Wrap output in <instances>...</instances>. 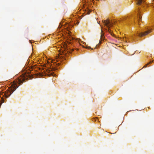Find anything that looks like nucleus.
Listing matches in <instances>:
<instances>
[{
	"label": "nucleus",
	"instance_id": "7ed1b4c3",
	"mask_svg": "<svg viewBox=\"0 0 154 154\" xmlns=\"http://www.w3.org/2000/svg\"><path fill=\"white\" fill-rule=\"evenodd\" d=\"M150 32H151V31L149 30L148 31H146L144 32H137V33L138 36L140 37H141L147 35Z\"/></svg>",
	"mask_w": 154,
	"mask_h": 154
},
{
	"label": "nucleus",
	"instance_id": "1a4fd4ad",
	"mask_svg": "<svg viewBox=\"0 0 154 154\" xmlns=\"http://www.w3.org/2000/svg\"><path fill=\"white\" fill-rule=\"evenodd\" d=\"M82 43L83 44H85V42H82Z\"/></svg>",
	"mask_w": 154,
	"mask_h": 154
},
{
	"label": "nucleus",
	"instance_id": "20e7f679",
	"mask_svg": "<svg viewBox=\"0 0 154 154\" xmlns=\"http://www.w3.org/2000/svg\"><path fill=\"white\" fill-rule=\"evenodd\" d=\"M144 2V0H137V4L138 5H140L143 3Z\"/></svg>",
	"mask_w": 154,
	"mask_h": 154
},
{
	"label": "nucleus",
	"instance_id": "f257e3e1",
	"mask_svg": "<svg viewBox=\"0 0 154 154\" xmlns=\"http://www.w3.org/2000/svg\"><path fill=\"white\" fill-rule=\"evenodd\" d=\"M25 79V78H23L22 80L18 79L16 80V82H14L12 84L10 87L8 88V90L5 92L3 96L7 98L10 96L13 92L16 90V88L18 87L17 86L18 84L20 85L21 83H22Z\"/></svg>",
	"mask_w": 154,
	"mask_h": 154
},
{
	"label": "nucleus",
	"instance_id": "f03ea898",
	"mask_svg": "<svg viewBox=\"0 0 154 154\" xmlns=\"http://www.w3.org/2000/svg\"><path fill=\"white\" fill-rule=\"evenodd\" d=\"M105 25L106 26L108 27H109L112 26L113 23L109 20H104L103 22Z\"/></svg>",
	"mask_w": 154,
	"mask_h": 154
},
{
	"label": "nucleus",
	"instance_id": "0eeeda50",
	"mask_svg": "<svg viewBox=\"0 0 154 154\" xmlns=\"http://www.w3.org/2000/svg\"><path fill=\"white\" fill-rule=\"evenodd\" d=\"M1 100H2V103H4V99L3 98H2L1 99Z\"/></svg>",
	"mask_w": 154,
	"mask_h": 154
},
{
	"label": "nucleus",
	"instance_id": "423d86ee",
	"mask_svg": "<svg viewBox=\"0 0 154 154\" xmlns=\"http://www.w3.org/2000/svg\"><path fill=\"white\" fill-rule=\"evenodd\" d=\"M83 48H90L91 49H93L92 48H91L90 47H89V46H88V47H85L84 46H83Z\"/></svg>",
	"mask_w": 154,
	"mask_h": 154
},
{
	"label": "nucleus",
	"instance_id": "39448f33",
	"mask_svg": "<svg viewBox=\"0 0 154 154\" xmlns=\"http://www.w3.org/2000/svg\"><path fill=\"white\" fill-rule=\"evenodd\" d=\"M91 10H90V9H88L87 10V14H89V13L91 12Z\"/></svg>",
	"mask_w": 154,
	"mask_h": 154
},
{
	"label": "nucleus",
	"instance_id": "6e6552de",
	"mask_svg": "<svg viewBox=\"0 0 154 154\" xmlns=\"http://www.w3.org/2000/svg\"><path fill=\"white\" fill-rule=\"evenodd\" d=\"M141 19V17L140 18V15H139V18L138 19V21H140V19Z\"/></svg>",
	"mask_w": 154,
	"mask_h": 154
}]
</instances>
